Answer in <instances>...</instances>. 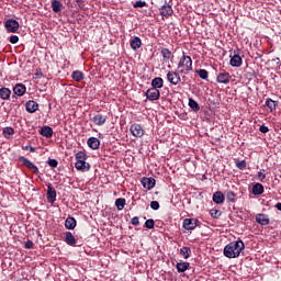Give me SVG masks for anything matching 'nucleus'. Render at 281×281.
Instances as JSON below:
<instances>
[{
    "label": "nucleus",
    "mask_w": 281,
    "mask_h": 281,
    "mask_svg": "<svg viewBox=\"0 0 281 281\" xmlns=\"http://www.w3.org/2000/svg\"><path fill=\"white\" fill-rule=\"evenodd\" d=\"M50 168H58V160L49 158L47 161Z\"/></svg>",
    "instance_id": "obj_43"
},
{
    "label": "nucleus",
    "mask_w": 281,
    "mask_h": 281,
    "mask_svg": "<svg viewBox=\"0 0 281 281\" xmlns=\"http://www.w3.org/2000/svg\"><path fill=\"white\" fill-rule=\"evenodd\" d=\"M151 87L153 89H162L164 88V79L161 77H155L151 80Z\"/></svg>",
    "instance_id": "obj_26"
},
{
    "label": "nucleus",
    "mask_w": 281,
    "mask_h": 281,
    "mask_svg": "<svg viewBox=\"0 0 281 281\" xmlns=\"http://www.w3.org/2000/svg\"><path fill=\"white\" fill-rule=\"evenodd\" d=\"M115 206L119 210V212H122V210H124V207L126 206V199L124 198L116 199Z\"/></svg>",
    "instance_id": "obj_33"
},
{
    "label": "nucleus",
    "mask_w": 281,
    "mask_h": 281,
    "mask_svg": "<svg viewBox=\"0 0 281 281\" xmlns=\"http://www.w3.org/2000/svg\"><path fill=\"white\" fill-rule=\"evenodd\" d=\"M266 170L261 169L260 171H258L257 177L260 181H263L265 179H267V173H265Z\"/></svg>",
    "instance_id": "obj_42"
},
{
    "label": "nucleus",
    "mask_w": 281,
    "mask_h": 281,
    "mask_svg": "<svg viewBox=\"0 0 281 281\" xmlns=\"http://www.w3.org/2000/svg\"><path fill=\"white\" fill-rule=\"evenodd\" d=\"M65 243L68 244L70 247L76 246V237L71 232H66L65 233Z\"/></svg>",
    "instance_id": "obj_23"
},
{
    "label": "nucleus",
    "mask_w": 281,
    "mask_h": 281,
    "mask_svg": "<svg viewBox=\"0 0 281 281\" xmlns=\"http://www.w3.org/2000/svg\"><path fill=\"white\" fill-rule=\"evenodd\" d=\"M213 201L216 203V205L225 203V194H223L221 191H216L213 194Z\"/></svg>",
    "instance_id": "obj_22"
},
{
    "label": "nucleus",
    "mask_w": 281,
    "mask_h": 281,
    "mask_svg": "<svg viewBox=\"0 0 281 281\" xmlns=\"http://www.w3.org/2000/svg\"><path fill=\"white\" fill-rule=\"evenodd\" d=\"M236 168H238V170H245V168H247V161L237 160L236 161Z\"/></svg>",
    "instance_id": "obj_38"
},
{
    "label": "nucleus",
    "mask_w": 281,
    "mask_h": 281,
    "mask_svg": "<svg viewBox=\"0 0 281 281\" xmlns=\"http://www.w3.org/2000/svg\"><path fill=\"white\" fill-rule=\"evenodd\" d=\"M87 144L91 150H98L100 148V139L95 137L88 138Z\"/></svg>",
    "instance_id": "obj_20"
},
{
    "label": "nucleus",
    "mask_w": 281,
    "mask_h": 281,
    "mask_svg": "<svg viewBox=\"0 0 281 281\" xmlns=\"http://www.w3.org/2000/svg\"><path fill=\"white\" fill-rule=\"evenodd\" d=\"M131 48L134 49V52H137L139 47H142V38L138 36H135L133 40L130 42Z\"/></svg>",
    "instance_id": "obj_25"
},
{
    "label": "nucleus",
    "mask_w": 281,
    "mask_h": 281,
    "mask_svg": "<svg viewBox=\"0 0 281 281\" xmlns=\"http://www.w3.org/2000/svg\"><path fill=\"white\" fill-rule=\"evenodd\" d=\"M40 135L49 139L54 136V130L52 127L45 125L41 128Z\"/></svg>",
    "instance_id": "obj_14"
},
{
    "label": "nucleus",
    "mask_w": 281,
    "mask_h": 281,
    "mask_svg": "<svg viewBox=\"0 0 281 281\" xmlns=\"http://www.w3.org/2000/svg\"><path fill=\"white\" fill-rule=\"evenodd\" d=\"M131 225H139V217L138 216H134L132 220H131Z\"/></svg>",
    "instance_id": "obj_48"
},
{
    "label": "nucleus",
    "mask_w": 281,
    "mask_h": 281,
    "mask_svg": "<svg viewBox=\"0 0 281 281\" xmlns=\"http://www.w3.org/2000/svg\"><path fill=\"white\" fill-rule=\"evenodd\" d=\"M189 106H190V109L193 110L195 113H196L198 111H201V106H200L199 103H198L194 99H192V98L189 99Z\"/></svg>",
    "instance_id": "obj_35"
},
{
    "label": "nucleus",
    "mask_w": 281,
    "mask_h": 281,
    "mask_svg": "<svg viewBox=\"0 0 281 281\" xmlns=\"http://www.w3.org/2000/svg\"><path fill=\"white\" fill-rule=\"evenodd\" d=\"M150 207H151V210L157 211V210H159L160 205L157 201H151L150 202Z\"/></svg>",
    "instance_id": "obj_45"
},
{
    "label": "nucleus",
    "mask_w": 281,
    "mask_h": 281,
    "mask_svg": "<svg viewBox=\"0 0 281 281\" xmlns=\"http://www.w3.org/2000/svg\"><path fill=\"white\" fill-rule=\"evenodd\" d=\"M232 80V75L227 71L220 72L216 77V82L220 85H229V81Z\"/></svg>",
    "instance_id": "obj_11"
},
{
    "label": "nucleus",
    "mask_w": 281,
    "mask_h": 281,
    "mask_svg": "<svg viewBox=\"0 0 281 281\" xmlns=\"http://www.w3.org/2000/svg\"><path fill=\"white\" fill-rule=\"evenodd\" d=\"M278 104H279V102L274 101L271 98H268L266 100V106L270 109V113H273V111H276V109H278Z\"/></svg>",
    "instance_id": "obj_28"
},
{
    "label": "nucleus",
    "mask_w": 281,
    "mask_h": 281,
    "mask_svg": "<svg viewBox=\"0 0 281 281\" xmlns=\"http://www.w3.org/2000/svg\"><path fill=\"white\" fill-rule=\"evenodd\" d=\"M229 65L231 67H241L243 57H240V55L235 54L233 57H231Z\"/></svg>",
    "instance_id": "obj_18"
},
{
    "label": "nucleus",
    "mask_w": 281,
    "mask_h": 281,
    "mask_svg": "<svg viewBox=\"0 0 281 281\" xmlns=\"http://www.w3.org/2000/svg\"><path fill=\"white\" fill-rule=\"evenodd\" d=\"M210 214L212 218H220L222 213H221V210L212 209L210 211Z\"/></svg>",
    "instance_id": "obj_41"
},
{
    "label": "nucleus",
    "mask_w": 281,
    "mask_h": 281,
    "mask_svg": "<svg viewBox=\"0 0 281 281\" xmlns=\"http://www.w3.org/2000/svg\"><path fill=\"white\" fill-rule=\"evenodd\" d=\"M14 134V128L12 127H4L3 128V135L4 137H10Z\"/></svg>",
    "instance_id": "obj_39"
},
{
    "label": "nucleus",
    "mask_w": 281,
    "mask_h": 281,
    "mask_svg": "<svg viewBox=\"0 0 281 281\" xmlns=\"http://www.w3.org/2000/svg\"><path fill=\"white\" fill-rule=\"evenodd\" d=\"M181 72L175 71V70H169L167 72V80L170 85H173L175 87H177V85H180L181 82Z\"/></svg>",
    "instance_id": "obj_4"
},
{
    "label": "nucleus",
    "mask_w": 281,
    "mask_h": 281,
    "mask_svg": "<svg viewBox=\"0 0 281 281\" xmlns=\"http://www.w3.org/2000/svg\"><path fill=\"white\" fill-rule=\"evenodd\" d=\"M25 109L27 113H36L38 111V103L36 101H29L25 104Z\"/></svg>",
    "instance_id": "obj_15"
},
{
    "label": "nucleus",
    "mask_w": 281,
    "mask_h": 281,
    "mask_svg": "<svg viewBox=\"0 0 281 281\" xmlns=\"http://www.w3.org/2000/svg\"><path fill=\"white\" fill-rule=\"evenodd\" d=\"M146 1H142V0H139V1H136L135 3H134V8H146Z\"/></svg>",
    "instance_id": "obj_44"
},
{
    "label": "nucleus",
    "mask_w": 281,
    "mask_h": 281,
    "mask_svg": "<svg viewBox=\"0 0 281 281\" xmlns=\"http://www.w3.org/2000/svg\"><path fill=\"white\" fill-rule=\"evenodd\" d=\"M27 149H29V146L23 147V150H27Z\"/></svg>",
    "instance_id": "obj_52"
},
{
    "label": "nucleus",
    "mask_w": 281,
    "mask_h": 281,
    "mask_svg": "<svg viewBox=\"0 0 281 281\" xmlns=\"http://www.w3.org/2000/svg\"><path fill=\"white\" fill-rule=\"evenodd\" d=\"M180 255L183 256L184 260H188V258L192 256V249H190V247L184 246L180 249Z\"/></svg>",
    "instance_id": "obj_34"
},
{
    "label": "nucleus",
    "mask_w": 281,
    "mask_h": 281,
    "mask_svg": "<svg viewBox=\"0 0 281 281\" xmlns=\"http://www.w3.org/2000/svg\"><path fill=\"white\" fill-rule=\"evenodd\" d=\"M25 249H32L34 247V241L27 240L24 244Z\"/></svg>",
    "instance_id": "obj_47"
},
{
    "label": "nucleus",
    "mask_w": 281,
    "mask_h": 281,
    "mask_svg": "<svg viewBox=\"0 0 281 281\" xmlns=\"http://www.w3.org/2000/svg\"><path fill=\"white\" fill-rule=\"evenodd\" d=\"M71 78L76 82H80V81L85 80V74L80 70H75L71 75Z\"/></svg>",
    "instance_id": "obj_31"
},
{
    "label": "nucleus",
    "mask_w": 281,
    "mask_h": 281,
    "mask_svg": "<svg viewBox=\"0 0 281 281\" xmlns=\"http://www.w3.org/2000/svg\"><path fill=\"white\" fill-rule=\"evenodd\" d=\"M190 71H192V57L186 55V53H182V56L178 61V72L188 76Z\"/></svg>",
    "instance_id": "obj_3"
},
{
    "label": "nucleus",
    "mask_w": 281,
    "mask_h": 281,
    "mask_svg": "<svg viewBox=\"0 0 281 281\" xmlns=\"http://www.w3.org/2000/svg\"><path fill=\"white\" fill-rule=\"evenodd\" d=\"M265 193V187L260 183L257 182L252 186V194H255V196H260V194Z\"/></svg>",
    "instance_id": "obj_21"
},
{
    "label": "nucleus",
    "mask_w": 281,
    "mask_h": 281,
    "mask_svg": "<svg viewBox=\"0 0 281 281\" xmlns=\"http://www.w3.org/2000/svg\"><path fill=\"white\" fill-rule=\"evenodd\" d=\"M277 60L280 63V58H277Z\"/></svg>",
    "instance_id": "obj_53"
},
{
    "label": "nucleus",
    "mask_w": 281,
    "mask_h": 281,
    "mask_svg": "<svg viewBox=\"0 0 281 281\" xmlns=\"http://www.w3.org/2000/svg\"><path fill=\"white\" fill-rule=\"evenodd\" d=\"M243 250H245V243L243 240H235L224 247L223 254L225 258H238Z\"/></svg>",
    "instance_id": "obj_1"
},
{
    "label": "nucleus",
    "mask_w": 281,
    "mask_h": 281,
    "mask_svg": "<svg viewBox=\"0 0 281 281\" xmlns=\"http://www.w3.org/2000/svg\"><path fill=\"white\" fill-rule=\"evenodd\" d=\"M195 74H198L199 78H201L202 80H207L210 76V72H207V70L205 69L195 70Z\"/></svg>",
    "instance_id": "obj_36"
},
{
    "label": "nucleus",
    "mask_w": 281,
    "mask_h": 281,
    "mask_svg": "<svg viewBox=\"0 0 281 281\" xmlns=\"http://www.w3.org/2000/svg\"><path fill=\"white\" fill-rule=\"evenodd\" d=\"M183 229H187L188 232L192 229H196L199 227V220L196 218H184L182 222Z\"/></svg>",
    "instance_id": "obj_8"
},
{
    "label": "nucleus",
    "mask_w": 281,
    "mask_h": 281,
    "mask_svg": "<svg viewBox=\"0 0 281 281\" xmlns=\"http://www.w3.org/2000/svg\"><path fill=\"white\" fill-rule=\"evenodd\" d=\"M130 132L132 133L133 137H144V127L137 123H134L130 127Z\"/></svg>",
    "instance_id": "obj_10"
},
{
    "label": "nucleus",
    "mask_w": 281,
    "mask_h": 281,
    "mask_svg": "<svg viewBox=\"0 0 281 281\" xmlns=\"http://www.w3.org/2000/svg\"><path fill=\"white\" fill-rule=\"evenodd\" d=\"M142 183H143V188H145L146 190H153V188H155L154 178H144Z\"/></svg>",
    "instance_id": "obj_24"
},
{
    "label": "nucleus",
    "mask_w": 281,
    "mask_h": 281,
    "mask_svg": "<svg viewBox=\"0 0 281 281\" xmlns=\"http://www.w3.org/2000/svg\"><path fill=\"white\" fill-rule=\"evenodd\" d=\"M77 222L72 216H69L65 221L66 229H76Z\"/></svg>",
    "instance_id": "obj_29"
},
{
    "label": "nucleus",
    "mask_w": 281,
    "mask_h": 281,
    "mask_svg": "<svg viewBox=\"0 0 281 281\" xmlns=\"http://www.w3.org/2000/svg\"><path fill=\"white\" fill-rule=\"evenodd\" d=\"M46 199L48 203H56V189L52 184L47 186Z\"/></svg>",
    "instance_id": "obj_13"
},
{
    "label": "nucleus",
    "mask_w": 281,
    "mask_h": 281,
    "mask_svg": "<svg viewBox=\"0 0 281 281\" xmlns=\"http://www.w3.org/2000/svg\"><path fill=\"white\" fill-rule=\"evenodd\" d=\"M225 196L228 203H234L236 201V193H234V191H226Z\"/></svg>",
    "instance_id": "obj_37"
},
{
    "label": "nucleus",
    "mask_w": 281,
    "mask_h": 281,
    "mask_svg": "<svg viewBox=\"0 0 281 281\" xmlns=\"http://www.w3.org/2000/svg\"><path fill=\"white\" fill-rule=\"evenodd\" d=\"M10 95H12V91L9 88H1L0 89L1 100H10Z\"/></svg>",
    "instance_id": "obj_30"
},
{
    "label": "nucleus",
    "mask_w": 281,
    "mask_h": 281,
    "mask_svg": "<svg viewBox=\"0 0 281 281\" xmlns=\"http://www.w3.org/2000/svg\"><path fill=\"white\" fill-rule=\"evenodd\" d=\"M106 120H109V117L104 114H95L91 121L93 122V124H95V126H104V124H106Z\"/></svg>",
    "instance_id": "obj_12"
},
{
    "label": "nucleus",
    "mask_w": 281,
    "mask_h": 281,
    "mask_svg": "<svg viewBox=\"0 0 281 281\" xmlns=\"http://www.w3.org/2000/svg\"><path fill=\"white\" fill-rule=\"evenodd\" d=\"M75 168L79 170V172H89L91 170V165L87 162V154L85 151H78L75 155Z\"/></svg>",
    "instance_id": "obj_2"
},
{
    "label": "nucleus",
    "mask_w": 281,
    "mask_h": 281,
    "mask_svg": "<svg viewBox=\"0 0 281 281\" xmlns=\"http://www.w3.org/2000/svg\"><path fill=\"white\" fill-rule=\"evenodd\" d=\"M145 95L147 100L150 102H155V100H159L161 98V92L157 88H149L146 92Z\"/></svg>",
    "instance_id": "obj_9"
},
{
    "label": "nucleus",
    "mask_w": 281,
    "mask_h": 281,
    "mask_svg": "<svg viewBox=\"0 0 281 281\" xmlns=\"http://www.w3.org/2000/svg\"><path fill=\"white\" fill-rule=\"evenodd\" d=\"M256 222L259 225H269L270 223L269 215L259 213L256 215Z\"/></svg>",
    "instance_id": "obj_16"
},
{
    "label": "nucleus",
    "mask_w": 281,
    "mask_h": 281,
    "mask_svg": "<svg viewBox=\"0 0 281 281\" xmlns=\"http://www.w3.org/2000/svg\"><path fill=\"white\" fill-rule=\"evenodd\" d=\"M274 207H277V209L279 210V212H281V202L277 203V204L274 205Z\"/></svg>",
    "instance_id": "obj_50"
},
{
    "label": "nucleus",
    "mask_w": 281,
    "mask_h": 281,
    "mask_svg": "<svg viewBox=\"0 0 281 281\" xmlns=\"http://www.w3.org/2000/svg\"><path fill=\"white\" fill-rule=\"evenodd\" d=\"M160 54L164 63H168V60H172L175 58V55H172V52L168 48H161Z\"/></svg>",
    "instance_id": "obj_17"
},
{
    "label": "nucleus",
    "mask_w": 281,
    "mask_h": 281,
    "mask_svg": "<svg viewBox=\"0 0 281 281\" xmlns=\"http://www.w3.org/2000/svg\"><path fill=\"white\" fill-rule=\"evenodd\" d=\"M159 14H161L164 19H170V16L175 14V10H172V5L165 1V4L159 8Z\"/></svg>",
    "instance_id": "obj_5"
},
{
    "label": "nucleus",
    "mask_w": 281,
    "mask_h": 281,
    "mask_svg": "<svg viewBox=\"0 0 281 281\" xmlns=\"http://www.w3.org/2000/svg\"><path fill=\"white\" fill-rule=\"evenodd\" d=\"M176 269L178 271V273H186V271H188V269H190V262H178L176 266Z\"/></svg>",
    "instance_id": "obj_27"
},
{
    "label": "nucleus",
    "mask_w": 281,
    "mask_h": 281,
    "mask_svg": "<svg viewBox=\"0 0 281 281\" xmlns=\"http://www.w3.org/2000/svg\"><path fill=\"white\" fill-rule=\"evenodd\" d=\"M260 133H269V128L266 125L259 127Z\"/></svg>",
    "instance_id": "obj_49"
},
{
    "label": "nucleus",
    "mask_w": 281,
    "mask_h": 281,
    "mask_svg": "<svg viewBox=\"0 0 281 281\" xmlns=\"http://www.w3.org/2000/svg\"><path fill=\"white\" fill-rule=\"evenodd\" d=\"M36 151V148L30 146V153H35Z\"/></svg>",
    "instance_id": "obj_51"
},
{
    "label": "nucleus",
    "mask_w": 281,
    "mask_h": 281,
    "mask_svg": "<svg viewBox=\"0 0 281 281\" xmlns=\"http://www.w3.org/2000/svg\"><path fill=\"white\" fill-rule=\"evenodd\" d=\"M19 161H21V164H23V166H25V168L31 170V172H33L34 175H38V172H40L38 167H36V165L31 162L30 159L25 158L24 156H20Z\"/></svg>",
    "instance_id": "obj_7"
},
{
    "label": "nucleus",
    "mask_w": 281,
    "mask_h": 281,
    "mask_svg": "<svg viewBox=\"0 0 281 281\" xmlns=\"http://www.w3.org/2000/svg\"><path fill=\"white\" fill-rule=\"evenodd\" d=\"M4 27L7 32H10L11 34H16V32H19V21L14 19H9L4 22Z\"/></svg>",
    "instance_id": "obj_6"
},
{
    "label": "nucleus",
    "mask_w": 281,
    "mask_h": 281,
    "mask_svg": "<svg viewBox=\"0 0 281 281\" xmlns=\"http://www.w3.org/2000/svg\"><path fill=\"white\" fill-rule=\"evenodd\" d=\"M9 41L12 45H16V43H19V37L16 35H12Z\"/></svg>",
    "instance_id": "obj_46"
},
{
    "label": "nucleus",
    "mask_w": 281,
    "mask_h": 281,
    "mask_svg": "<svg viewBox=\"0 0 281 281\" xmlns=\"http://www.w3.org/2000/svg\"><path fill=\"white\" fill-rule=\"evenodd\" d=\"M50 5H52L53 12H55V13H58L63 10V4L58 0H53Z\"/></svg>",
    "instance_id": "obj_32"
},
{
    "label": "nucleus",
    "mask_w": 281,
    "mask_h": 281,
    "mask_svg": "<svg viewBox=\"0 0 281 281\" xmlns=\"http://www.w3.org/2000/svg\"><path fill=\"white\" fill-rule=\"evenodd\" d=\"M13 91L15 95H19L21 98V95H25V91H27V88L23 83H16L13 88Z\"/></svg>",
    "instance_id": "obj_19"
},
{
    "label": "nucleus",
    "mask_w": 281,
    "mask_h": 281,
    "mask_svg": "<svg viewBox=\"0 0 281 281\" xmlns=\"http://www.w3.org/2000/svg\"><path fill=\"white\" fill-rule=\"evenodd\" d=\"M145 227L147 229H155V220L149 218L145 222Z\"/></svg>",
    "instance_id": "obj_40"
}]
</instances>
